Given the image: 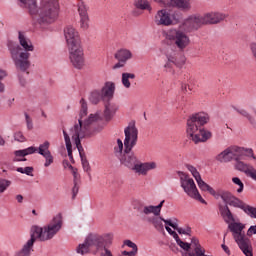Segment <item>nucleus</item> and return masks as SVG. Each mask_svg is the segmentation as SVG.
I'll return each mask as SVG.
<instances>
[{
    "label": "nucleus",
    "instance_id": "nucleus-35",
    "mask_svg": "<svg viewBox=\"0 0 256 256\" xmlns=\"http://www.w3.org/2000/svg\"><path fill=\"white\" fill-rule=\"evenodd\" d=\"M134 7H136V9H140L141 11H152L149 0H134Z\"/></svg>",
    "mask_w": 256,
    "mask_h": 256
},
{
    "label": "nucleus",
    "instance_id": "nucleus-51",
    "mask_svg": "<svg viewBox=\"0 0 256 256\" xmlns=\"http://www.w3.org/2000/svg\"><path fill=\"white\" fill-rule=\"evenodd\" d=\"M24 117H25L27 129L31 131L33 129V119H31V116H29V114L27 113L24 114Z\"/></svg>",
    "mask_w": 256,
    "mask_h": 256
},
{
    "label": "nucleus",
    "instance_id": "nucleus-7",
    "mask_svg": "<svg viewBox=\"0 0 256 256\" xmlns=\"http://www.w3.org/2000/svg\"><path fill=\"white\" fill-rule=\"evenodd\" d=\"M117 145L118 150L116 151V155L120 161V165L135 173L139 165V158L135 155L133 148H124L123 150V141L121 139L117 140Z\"/></svg>",
    "mask_w": 256,
    "mask_h": 256
},
{
    "label": "nucleus",
    "instance_id": "nucleus-11",
    "mask_svg": "<svg viewBox=\"0 0 256 256\" xmlns=\"http://www.w3.org/2000/svg\"><path fill=\"white\" fill-rule=\"evenodd\" d=\"M102 234L99 233H90L86 236L84 242L79 244L76 248V253L79 255H87L90 253L91 249H94L97 252V243L101 241Z\"/></svg>",
    "mask_w": 256,
    "mask_h": 256
},
{
    "label": "nucleus",
    "instance_id": "nucleus-4",
    "mask_svg": "<svg viewBox=\"0 0 256 256\" xmlns=\"http://www.w3.org/2000/svg\"><path fill=\"white\" fill-rule=\"evenodd\" d=\"M210 119L211 117L209 114L200 112L193 114L187 120L186 132L188 137H190L194 143H205L211 139V131L203 128V125H207Z\"/></svg>",
    "mask_w": 256,
    "mask_h": 256
},
{
    "label": "nucleus",
    "instance_id": "nucleus-62",
    "mask_svg": "<svg viewBox=\"0 0 256 256\" xmlns=\"http://www.w3.org/2000/svg\"><path fill=\"white\" fill-rule=\"evenodd\" d=\"M63 165H64L65 168L68 167V169H71V170L73 171V165H71V164L69 163V161L64 160V161H63Z\"/></svg>",
    "mask_w": 256,
    "mask_h": 256
},
{
    "label": "nucleus",
    "instance_id": "nucleus-13",
    "mask_svg": "<svg viewBox=\"0 0 256 256\" xmlns=\"http://www.w3.org/2000/svg\"><path fill=\"white\" fill-rule=\"evenodd\" d=\"M203 25H205L203 15L193 14L183 20L180 24V29H183L186 33H191L192 31L201 29Z\"/></svg>",
    "mask_w": 256,
    "mask_h": 256
},
{
    "label": "nucleus",
    "instance_id": "nucleus-3",
    "mask_svg": "<svg viewBox=\"0 0 256 256\" xmlns=\"http://www.w3.org/2000/svg\"><path fill=\"white\" fill-rule=\"evenodd\" d=\"M19 44H13L12 42L8 45V51H10L11 59L18 71H28L31 67V57L32 51H35V46L31 40L25 36L24 33L19 32L18 34Z\"/></svg>",
    "mask_w": 256,
    "mask_h": 256
},
{
    "label": "nucleus",
    "instance_id": "nucleus-34",
    "mask_svg": "<svg viewBox=\"0 0 256 256\" xmlns=\"http://www.w3.org/2000/svg\"><path fill=\"white\" fill-rule=\"evenodd\" d=\"M196 182L199 189H201V191H208V193H210V195H213V196L217 195V192H215V189H213V187H211L209 184L203 181L201 177L198 178Z\"/></svg>",
    "mask_w": 256,
    "mask_h": 256
},
{
    "label": "nucleus",
    "instance_id": "nucleus-21",
    "mask_svg": "<svg viewBox=\"0 0 256 256\" xmlns=\"http://www.w3.org/2000/svg\"><path fill=\"white\" fill-rule=\"evenodd\" d=\"M235 169L237 171H241L242 173H245L247 177H251L255 181L256 179V169L251 164H247L241 160H236Z\"/></svg>",
    "mask_w": 256,
    "mask_h": 256
},
{
    "label": "nucleus",
    "instance_id": "nucleus-16",
    "mask_svg": "<svg viewBox=\"0 0 256 256\" xmlns=\"http://www.w3.org/2000/svg\"><path fill=\"white\" fill-rule=\"evenodd\" d=\"M64 37L66 39L68 49L83 45L81 44V36H79V32L73 26H67L64 29Z\"/></svg>",
    "mask_w": 256,
    "mask_h": 256
},
{
    "label": "nucleus",
    "instance_id": "nucleus-5",
    "mask_svg": "<svg viewBox=\"0 0 256 256\" xmlns=\"http://www.w3.org/2000/svg\"><path fill=\"white\" fill-rule=\"evenodd\" d=\"M28 11L30 15H38L39 25H51L59 18V0H40L39 6L35 0V12Z\"/></svg>",
    "mask_w": 256,
    "mask_h": 256
},
{
    "label": "nucleus",
    "instance_id": "nucleus-12",
    "mask_svg": "<svg viewBox=\"0 0 256 256\" xmlns=\"http://www.w3.org/2000/svg\"><path fill=\"white\" fill-rule=\"evenodd\" d=\"M176 243L181 249H183V251H187L183 256H198L197 254L201 251H203V255L206 253L205 248L201 246V243H199V239L197 238H192L190 243L183 242L181 238H178Z\"/></svg>",
    "mask_w": 256,
    "mask_h": 256
},
{
    "label": "nucleus",
    "instance_id": "nucleus-31",
    "mask_svg": "<svg viewBox=\"0 0 256 256\" xmlns=\"http://www.w3.org/2000/svg\"><path fill=\"white\" fill-rule=\"evenodd\" d=\"M124 245H126V247H130V249H132V251H123L122 255L137 256V253L139 252V248L137 247V244H135V242H133L131 240H125Z\"/></svg>",
    "mask_w": 256,
    "mask_h": 256
},
{
    "label": "nucleus",
    "instance_id": "nucleus-22",
    "mask_svg": "<svg viewBox=\"0 0 256 256\" xmlns=\"http://www.w3.org/2000/svg\"><path fill=\"white\" fill-rule=\"evenodd\" d=\"M164 203L165 200H162L157 206H141L138 208V212L140 215H151L152 213L155 217H159L161 215V209L163 208Z\"/></svg>",
    "mask_w": 256,
    "mask_h": 256
},
{
    "label": "nucleus",
    "instance_id": "nucleus-18",
    "mask_svg": "<svg viewBox=\"0 0 256 256\" xmlns=\"http://www.w3.org/2000/svg\"><path fill=\"white\" fill-rule=\"evenodd\" d=\"M164 7H175L180 11H191V0H157Z\"/></svg>",
    "mask_w": 256,
    "mask_h": 256
},
{
    "label": "nucleus",
    "instance_id": "nucleus-39",
    "mask_svg": "<svg viewBox=\"0 0 256 256\" xmlns=\"http://www.w3.org/2000/svg\"><path fill=\"white\" fill-rule=\"evenodd\" d=\"M63 135H64V140H65L68 157H71V155H73V146L71 144V137L65 130H63Z\"/></svg>",
    "mask_w": 256,
    "mask_h": 256
},
{
    "label": "nucleus",
    "instance_id": "nucleus-40",
    "mask_svg": "<svg viewBox=\"0 0 256 256\" xmlns=\"http://www.w3.org/2000/svg\"><path fill=\"white\" fill-rule=\"evenodd\" d=\"M12 185L11 180L0 179V193H5L8 188Z\"/></svg>",
    "mask_w": 256,
    "mask_h": 256
},
{
    "label": "nucleus",
    "instance_id": "nucleus-6",
    "mask_svg": "<svg viewBox=\"0 0 256 256\" xmlns=\"http://www.w3.org/2000/svg\"><path fill=\"white\" fill-rule=\"evenodd\" d=\"M228 229L232 232L233 239L237 243L239 249L246 256H253V246L251 240L245 236V225L241 222H231L228 224Z\"/></svg>",
    "mask_w": 256,
    "mask_h": 256
},
{
    "label": "nucleus",
    "instance_id": "nucleus-57",
    "mask_svg": "<svg viewBox=\"0 0 256 256\" xmlns=\"http://www.w3.org/2000/svg\"><path fill=\"white\" fill-rule=\"evenodd\" d=\"M248 237H252V235H256V225L250 226V228L247 231Z\"/></svg>",
    "mask_w": 256,
    "mask_h": 256
},
{
    "label": "nucleus",
    "instance_id": "nucleus-38",
    "mask_svg": "<svg viewBox=\"0 0 256 256\" xmlns=\"http://www.w3.org/2000/svg\"><path fill=\"white\" fill-rule=\"evenodd\" d=\"M20 7L28 9L31 13H35V0H19Z\"/></svg>",
    "mask_w": 256,
    "mask_h": 256
},
{
    "label": "nucleus",
    "instance_id": "nucleus-54",
    "mask_svg": "<svg viewBox=\"0 0 256 256\" xmlns=\"http://www.w3.org/2000/svg\"><path fill=\"white\" fill-rule=\"evenodd\" d=\"M244 153H246V157H251L256 161L255 153H253V150L251 148H244Z\"/></svg>",
    "mask_w": 256,
    "mask_h": 256
},
{
    "label": "nucleus",
    "instance_id": "nucleus-61",
    "mask_svg": "<svg viewBox=\"0 0 256 256\" xmlns=\"http://www.w3.org/2000/svg\"><path fill=\"white\" fill-rule=\"evenodd\" d=\"M221 247L227 255H231V250H229V247H227V245L222 244Z\"/></svg>",
    "mask_w": 256,
    "mask_h": 256
},
{
    "label": "nucleus",
    "instance_id": "nucleus-41",
    "mask_svg": "<svg viewBox=\"0 0 256 256\" xmlns=\"http://www.w3.org/2000/svg\"><path fill=\"white\" fill-rule=\"evenodd\" d=\"M80 27L83 31L89 29V16H80Z\"/></svg>",
    "mask_w": 256,
    "mask_h": 256
},
{
    "label": "nucleus",
    "instance_id": "nucleus-59",
    "mask_svg": "<svg viewBox=\"0 0 256 256\" xmlns=\"http://www.w3.org/2000/svg\"><path fill=\"white\" fill-rule=\"evenodd\" d=\"M250 49H251L254 59H256V42H253L250 44Z\"/></svg>",
    "mask_w": 256,
    "mask_h": 256
},
{
    "label": "nucleus",
    "instance_id": "nucleus-50",
    "mask_svg": "<svg viewBox=\"0 0 256 256\" xmlns=\"http://www.w3.org/2000/svg\"><path fill=\"white\" fill-rule=\"evenodd\" d=\"M14 139H15V141H18L19 143H25V141H26L25 136L23 135V132H21V131L14 133Z\"/></svg>",
    "mask_w": 256,
    "mask_h": 256
},
{
    "label": "nucleus",
    "instance_id": "nucleus-46",
    "mask_svg": "<svg viewBox=\"0 0 256 256\" xmlns=\"http://www.w3.org/2000/svg\"><path fill=\"white\" fill-rule=\"evenodd\" d=\"M24 72L21 71L18 73L17 77H18V82L20 87H27V78L25 77V74H23Z\"/></svg>",
    "mask_w": 256,
    "mask_h": 256
},
{
    "label": "nucleus",
    "instance_id": "nucleus-52",
    "mask_svg": "<svg viewBox=\"0 0 256 256\" xmlns=\"http://www.w3.org/2000/svg\"><path fill=\"white\" fill-rule=\"evenodd\" d=\"M171 19H172V25H175L176 23H179L181 21V14L179 12H174L171 14Z\"/></svg>",
    "mask_w": 256,
    "mask_h": 256
},
{
    "label": "nucleus",
    "instance_id": "nucleus-45",
    "mask_svg": "<svg viewBox=\"0 0 256 256\" xmlns=\"http://www.w3.org/2000/svg\"><path fill=\"white\" fill-rule=\"evenodd\" d=\"M178 220L176 218L174 219H164L163 218V223H165L166 227H172V229H177V225H178Z\"/></svg>",
    "mask_w": 256,
    "mask_h": 256
},
{
    "label": "nucleus",
    "instance_id": "nucleus-32",
    "mask_svg": "<svg viewBox=\"0 0 256 256\" xmlns=\"http://www.w3.org/2000/svg\"><path fill=\"white\" fill-rule=\"evenodd\" d=\"M216 159L220 163H229V161H233L231 149L230 148L225 149L219 155H217Z\"/></svg>",
    "mask_w": 256,
    "mask_h": 256
},
{
    "label": "nucleus",
    "instance_id": "nucleus-29",
    "mask_svg": "<svg viewBox=\"0 0 256 256\" xmlns=\"http://www.w3.org/2000/svg\"><path fill=\"white\" fill-rule=\"evenodd\" d=\"M230 148V153L232 155L233 161H241V157L245 155V148L239 146H232Z\"/></svg>",
    "mask_w": 256,
    "mask_h": 256
},
{
    "label": "nucleus",
    "instance_id": "nucleus-64",
    "mask_svg": "<svg viewBox=\"0 0 256 256\" xmlns=\"http://www.w3.org/2000/svg\"><path fill=\"white\" fill-rule=\"evenodd\" d=\"M7 75V72L5 70L0 69V77L1 79H5V76Z\"/></svg>",
    "mask_w": 256,
    "mask_h": 256
},
{
    "label": "nucleus",
    "instance_id": "nucleus-14",
    "mask_svg": "<svg viewBox=\"0 0 256 256\" xmlns=\"http://www.w3.org/2000/svg\"><path fill=\"white\" fill-rule=\"evenodd\" d=\"M69 60L71 65L78 70L85 67V52L83 51V44L68 48Z\"/></svg>",
    "mask_w": 256,
    "mask_h": 256
},
{
    "label": "nucleus",
    "instance_id": "nucleus-47",
    "mask_svg": "<svg viewBox=\"0 0 256 256\" xmlns=\"http://www.w3.org/2000/svg\"><path fill=\"white\" fill-rule=\"evenodd\" d=\"M16 171L18 173H22V174H25V175H31L33 177V174H31V173H33V167H29V166L25 167V168L19 167V168L16 169Z\"/></svg>",
    "mask_w": 256,
    "mask_h": 256
},
{
    "label": "nucleus",
    "instance_id": "nucleus-48",
    "mask_svg": "<svg viewBox=\"0 0 256 256\" xmlns=\"http://www.w3.org/2000/svg\"><path fill=\"white\" fill-rule=\"evenodd\" d=\"M187 169L188 171H190V173H192V176L196 181L201 177V174L199 173V171H197V168H195L194 166L188 165Z\"/></svg>",
    "mask_w": 256,
    "mask_h": 256
},
{
    "label": "nucleus",
    "instance_id": "nucleus-10",
    "mask_svg": "<svg viewBox=\"0 0 256 256\" xmlns=\"http://www.w3.org/2000/svg\"><path fill=\"white\" fill-rule=\"evenodd\" d=\"M220 197L224 203H226V205L242 209L246 215H249V217H252V219H256V208L245 204L239 198L231 194V192L223 191L220 193Z\"/></svg>",
    "mask_w": 256,
    "mask_h": 256
},
{
    "label": "nucleus",
    "instance_id": "nucleus-44",
    "mask_svg": "<svg viewBox=\"0 0 256 256\" xmlns=\"http://www.w3.org/2000/svg\"><path fill=\"white\" fill-rule=\"evenodd\" d=\"M78 13L80 17H87V7L85 6V3L79 2L78 3Z\"/></svg>",
    "mask_w": 256,
    "mask_h": 256
},
{
    "label": "nucleus",
    "instance_id": "nucleus-17",
    "mask_svg": "<svg viewBox=\"0 0 256 256\" xmlns=\"http://www.w3.org/2000/svg\"><path fill=\"white\" fill-rule=\"evenodd\" d=\"M51 147V143L49 141H44L42 144L39 145L37 149V153L44 157V167H51L53 163H55V157H53V154H51V150L49 148Z\"/></svg>",
    "mask_w": 256,
    "mask_h": 256
},
{
    "label": "nucleus",
    "instance_id": "nucleus-43",
    "mask_svg": "<svg viewBox=\"0 0 256 256\" xmlns=\"http://www.w3.org/2000/svg\"><path fill=\"white\" fill-rule=\"evenodd\" d=\"M81 110H80V117L83 119V117H86L87 115V101H85L83 98L80 100Z\"/></svg>",
    "mask_w": 256,
    "mask_h": 256
},
{
    "label": "nucleus",
    "instance_id": "nucleus-30",
    "mask_svg": "<svg viewBox=\"0 0 256 256\" xmlns=\"http://www.w3.org/2000/svg\"><path fill=\"white\" fill-rule=\"evenodd\" d=\"M166 57L168 59V63L164 65L165 69H170L171 63L177 65L178 67H181V65H185V57H181V62L177 61V57L175 56V54L171 55L169 54V52H167Z\"/></svg>",
    "mask_w": 256,
    "mask_h": 256
},
{
    "label": "nucleus",
    "instance_id": "nucleus-49",
    "mask_svg": "<svg viewBox=\"0 0 256 256\" xmlns=\"http://www.w3.org/2000/svg\"><path fill=\"white\" fill-rule=\"evenodd\" d=\"M232 181L235 185L239 186V188L237 189V193H243L244 185L241 179H239L238 177H234L232 178Z\"/></svg>",
    "mask_w": 256,
    "mask_h": 256
},
{
    "label": "nucleus",
    "instance_id": "nucleus-15",
    "mask_svg": "<svg viewBox=\"0 0 256 256\" xmlns=\"http://www.w3.org/2000/svg\"><path fill=\"white\" fill-rule=\"evenodd\" d=\"M124 148L133 149L137 145V139L139 136V130L135 126V122H130L128 126L124 129Z\"/></svg>",
    "mask_w": 256,
    "mask_h": 256
},
{
    "label": "nucleus",
    "instance_id": "nucleus-20",
    "mask_svg": "<svg viewBox=\"0 0 256 256\" xmlns=\"http://www.w3.org/2000/svg\"><path fill=\"white\" fill-rule=\"evenodd\" d=\"M154 21L156 25H163L164 27H169L173 25V18H171V13L166 9L159 10L155 17Z\"/></svg>",
    "mask_w": 256,
    "mask_h": 256
},
{
    "label": "nucleus",
    "instance_id": "nucleus-25",
    "mask_svg": "<svg viewBox=\"0 0 256 256\" xmlns=\"http://www.w3.org/2000/svg\"><path fill=\"white\" fill-rule=\"evenodd\" d=\"M153 169H157V163L155 162L143 163L139 160L138 166L136 167V170L134 173H137L138 175H147V173H149V171H153Z\"/></svg>",
    "mask_w": 256,
    "mask_h": 256
},
{
    "label": "nucleus",
    "instance_id": "nucleus-36",
    "mask_svg": "<svg viewBox=\"0 0 256 256\" xmlns=\"http://www.w3.org/2000/svg\"><path fill=\"white\" fill-rule=\"evenodd\" d=\"M221 215L225 221V223H232L235 222V218L233 217V213H231V210L229 209V206H225L221 209Z\"/></svg>",
    "mask_w": 256,
    "mask_h": 256
},
{
    "label": "nucleus",
    "instance_id": "nucleus-24",
    "mask_svg": "<svg viewBox=\"0 0 256 256\" xmlns=\"http://www.w3.org/2000/svg\"><path fill=\"white\" fill-rule=\"evenodd\" d=\"M115 113H117V106H115L114 103H111V101L104 102L103 117L105 123H109V121H111L115 116Z\"/></svg>",
    "mask_w": 256,
    "mask_h": 256
},
{
    "label": "nucleus",
    "instance_id": "nucleus-58",
    "mask_svg": "<svg viewBox=\"0 0 256 256\" xmlns=\"http://www.w3.org/2000/svg\"><path fill=\"white\" fill-rule=\"evenodd\" d=\"M238 113L240 115H242V117H246V119H248L249 121H251V116L248 114V112L246 110H238Z\"/></svg>",
    "mask_w": 256,
    "mask_h": 256
},
{
    "label": "nucleus",
    "instance_id": "nucleus-2",
    "mask_svg": "<svg viewBox=\"0 0 256 256\" xmlns=\"http://www.w3.org/2000/svg\"><path fill=\"white\" fill-rule=\"evenodd\" d=\"M63 227V216L57 214L53 219L44 227L33 225L30 229V239L23 245L22 249L18 250L14 256H31L33 245L35 241H50L53 239L58 231Z\"/></svg>",
    "mask_w": 256,
    "mask_h": 256
},
{
    "label": "nucleus",
    "instance_id": "nucleus-23",
    "mask_svg": "<svg viewBox=\"0 0 256 256\" xmlns=\"http://www.w3.org/2000/svg\"><path fill=\"white\" fill-rule=\"evenodd\" d=\"M99 91L104 102L111 101L115 96V83L108 81L104 83Z\"/></svg>",
    "mask_w": 256,
    "mask_h": 256
},
{
    "label": "nucleus",
    "instance_id": "nucleus-63",
    "mask_svg": "<svg viewBox=\"0 0 256 256\" xmlns=\"http://www.w3.org/2000/svg\"><path fill=\"white\" fill-rule=\"evenodd\" d=\"M1 81H3L2 77H0V93H5V84Z\"/></svg>",
    "mask_w": 256,
    "mask_h": 256
},
{
    "label": "nucleus",
    "instance_id": "nucleus-53",
    "mask_svg": "<svg viewBox=\"0 0 256 256\" xmlns=\"http://www.w3.org/2000/svg\"><path fill=\"white\" fill-rule=\"evenodd\" d=\"M165 229L169 233V235H171L173 239H175V241L178 240L179 235L177 234V232L173 231L169 226H165Z\"/></svg>",
    "mask_w": 256,
    "mask_h": 256
},
{
    "label": "nucleus",
    "instance_id": "nucleus-28",
    "mask_svg": "<svg viewBox=\"0 0 256 256\" xmlns=\"http://www.w3.org/2000/svg\"><path fill=\"white\" fill-rule=\"evenodd\" d=\"M114 57L115 59H117V61H121L122 63H127L129 59L133 58V53H131V50L120 49L119 51H117Z\"/></svg>",
    "mask_w": 256,
    "mask_h": 256
},
{
    "label": "nucleus",
    "instance_id": "nucleus-56",
    "mask_svg": "<svg viewBox=\"0 0 256 256\" xmlns=\"http://www.w3.org/2000/svg\"><path fill=\"white\" fill-rule=\"evenodd\" d=\"M15 103V98H8L6 100V108L11 109Z\"/></svg>",
    "mask_w": 256,
    "mask_h": 256
},
{
    "label": "nucleus",
    "instance_id": "nucleus-42",
    "mask_svg": "<svg viewBox=\"0 0 256 256\" xmlns=\"http://www.w3.org/2000/svg\"><path fill=\"white\" fill-rule=\"evenodd\" d=\"M179 235H191V227L186 226L184 228L179 227V224L176 226L175 230Z\"/></svg>",
    "mask_w": 256,
    "mask_h": 256
},
{
    "label": "nucleus",
    "instance_id": "nucleus-1",
    "mask_svg": "<svg viewBox=\"0 0 256 256\" xmlns=\"http://www.w3.org/2000/svg\"><path fill=\"white\" fill-rule=\"evenodd\" d=\"M97 121H103V116L101 115V112L90 114L89 117L84 121H81V119H79L78 123L74 124V126L70 128L71 138L74 140V143L80 153L82 167L86 173H89L91 171V165H89V161L87 160L85 154L81 153V149H83V147L81 146V139L93 137L95 133H99L100 131H103V129H105L106 123H103L97 128L93 127V123Z\"/></svg>",
    "mask_w": 256,
    "mask_h": 256
},
{
    "label": "nucleus",
    "instance_id": "nucleus-33",
    "mask_svg": "<svg viewBox=\"0 0 256 256\" xmlns=\"http://www.w3.org/2000/svg\"><path fill=\"white\" fill-rule=\"evenodd\" d=\"M89 101L90 103H92V105H99V103L103 101V96L101 94V91L96 89L90 92Z\"/></svg>",
    "mask_w": 256,
    "mask_h": 256
},
{
    "label": "nucleus",
    "instance_id": "nucleus-8",
    "mask_svg": "<svg viewBox=\"0 0 256 256\" xmlns=\"http://www.w3.org/2000/svg\"><path fill=\"white\" fill-rule=\"evenodd\" d=\"M178 176L180 179V187L183 189L184 193H186L188 197H191V199H195L196 201H200V203L207 205V202L205 199H203V197H201V194L197 189L195 180L190 178L189 175L185 174L184 172H178Z\"/></svg>",
    "mask_w": 256,
    "mask_h": 256
},
{
    "label": "nucleus",
    "instance_id": "nucleus-60",
    "mask_svg": "<svg viewBox=\"0 0 256 256\" xmlns=\"http://www.w3.org/2000/svg\"><path fill=\"white\" fill-rule=\"evenodd\" d=\"M125 63L126 62L118 61V63L114 65V69H121V67H125Z\"/></svg>",
    "mask_w": 256,
    "mask_h": 256
},
{
    "label": "nucleus",
    "instance_id": "nucleus-55",
    "mask_svg": "<svg viewBox=\"0 0 256 256\" xmlns=\"http://www.w3.org/2000/svg\"><path fill=\"white\" fill-rule=\"evenodd\" d=\"M77 193H79V186L77 185V181L74 180V187L72 188L73 199L77 197Z\"/></svg>",
    "mask_w": 256,
    "mask_h": 256
},
{
    "label": "nucleus",
    "instance_id": "nucleus-19",
    "mask_svg": "<svg viewBox=\"0 0 256 256\" xmlns=\"http://www.w3.org/2000/svg\"><path fill=\"white\" fill-rule=\"evenodd\" d=\"M204 19V25H217V23H221V21H225L229 14H225L222 12H209L202 15Z\"/></svg>",
    "mask_w": 256,
    "mask_h": 256
},
{
    "label": "nucleus",
    "instance_id": "nucleus-26",
    "mask_svg": "<svg viewBox=\"0 0 256 256\" xmlns=\"http://www.w3.org/2000/svg\"><path fill=\"white\" fill-rule=\"evenodd\" d=\"M33 153H37V148L30 146L23 150H17L14 152L15 157L13 158V161H27L26 158L27 155H33Z\"/></svg>",
    "mask_w": 256,
    "mask_h": 256
},
{
    "label": "nucleus",
    "instance_id": "nucleus-27",
    "mask_svg": "<svg viewBox=\"0 0 256 256\" xmlns=\"http://www.w3.org/2000/svg\"><path fill=\"white\" fill-rule=\"evenodd\" d=\"M142 221H146V223H151L154 229L157 231H163V218L157 216H149V215H141Z\"/></svg>",
    "mask_w": 256,
    "mask_h": 256
},
{
    "label": "nucleus",
    "instance_id": "nucleus-9",
    "mask_svg": "<svg viewBox=\"0 0 256 256\" xmlns=\"http://www.w3.org/2000/svg\"><path fill=\"white\" fill-rule=\"evenodd\" d=\"M166 39L172 45H175L179 51H183L189 47V43H191V39L185 30L181 29L179 26L178 29H171L166 34Z\"/></svg>",
    "mask_w": 256,
    "mask_h": 256
},
{
    "label": "nucleus",
    "instance_id": "nucleus-37",
    "mask_svg": "<svg viewBox=\"0 0 256 256\" xmlns=\"http://www.w3.org/2000/svg\"><path fill=\"white\" fill-rule=\"evenodd\" d=\"M129 79H135V74L133 73H122V85L125 89H131V81Z\"/></svg>",
    "mask_w": 256,
    "mask_h": 256
}]
</instances>
